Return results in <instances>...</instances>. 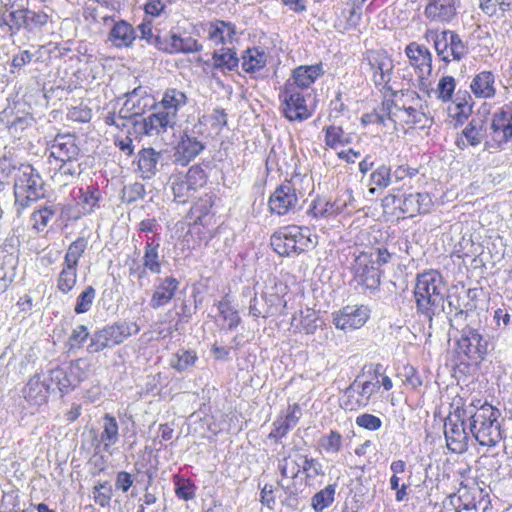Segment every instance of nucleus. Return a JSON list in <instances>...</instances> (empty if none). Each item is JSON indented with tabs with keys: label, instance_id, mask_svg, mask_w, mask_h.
I'll return each instance as SVG.
<instances>
[{
	"label": "nucleus",
	"instance_id": "4d7b16f0",
	"mask_svg": "<svg viewBox=\"0 0 512 512\" xmlns=\"http://www.w3.org/2000/svg\"><path fill=\"white\" fill-rule=\"evenodd\" d=\"M19 170V164L9 158L0 159V192L3 190L4 184L8 183L11 178L16 179V173Z\"/></svg>",
	"mask_w": 512,
	"mask_h": 512
},
{
	"label": "nucleus",
	"instance_id": "b1692460",
	"mask_svg": "<svg viewBox=\"0 0 512 512\" xmlns=\"http://www.w3.org/2000/svg\"><path fill=\"white\" fill-rule=\"evenodd\" d=\"M163 151L152 147L143 148L138 153V169L143 179H151L163 166Z\"/></svg>",
	"mask_w": 512,
	"mask_h": 512
},
{
	"label": "nucleus",
	"instance_id": "58836bf2",
	"mask_svg": "<svg viewBox=\"0 0 512 512\" xmlns=\"http://www.w3.org/2000/svg\"><path fill=\"white\" fill-rule=\"evenodd\" d=\"M323 74V68L321 64H315L310 66H300L293 71L294 86L298 88H307L315 80Z\"/></svg>",
	"mask_w": 512,
	"mask_h": 512
},
{
	"label": "nucleus",
	"instance_id": "603ef678",
	"mask_svg": "<svg viewBox=\"0 0 512 512\" xmlns=\"http://www.w3.org/2000/svg\"><path fill=\"white\" fill-rule=\"evenodd\" d=\"M87 245L88 242L84 237L77 238L69 245L64 256L63 263L68 264L70 266L78 267L79 260L84 254Z\"/></svg>",
	"mask_w": 512,
	"mask_h": 512
},
{
	"label": "nucleus",
	"instance_id": "a19ab883",
	"mask_svg": "<svg viewBox=\"0 0 512 512\" xmlns=\"http://www.w3.org/2000/svg\"><path fill=\"white\" fill-rule=\"evenodd\" d=\"M267 55L263 49H247L242 56V68L247 73H254L265 67Z\"/></svg>",
	"mask_w": 512,
	"mask_h": 512
},
{
	"label": "nucleus",
	"instance_id": "4c0bfd02",
	"mask_svg": "<svg viewBox=\"0 0 512 512\" xmlns=\"http://www.w3.org/2000/svg\"><path fill=\"white\" fill-rule=\"evenodd\" d=\"M160 243L154 237H149L144 246L142 264L153 274L161 273V259L159 255Z\"/></svg>",
	"mask_w": 512,
	"mask_h": 512
},
{
	"label": "nucleus",
	"instance_id": "cd10ccee",
	"mask_svg": "<svg viewBox=\"0 0 512 512\" xmlns=\"http://www.w3.org/2000/svg\"><path fill=\"white\" fill-rule=\"evenodd\" d=\"M137 37L136 29L127 21L119 20L114 22L108 40L117 48H129Z\"/></svg>",
	"mask_w": 512,
	"mask_h": 512
},
{
	"label": "nucleus",
	"instance_id": "338daca9",
	"mask_svg": "<svg viewBox=\"0 0 512 512\" xmlns=\"http://www.w3.org/2000/svg\"><path fill=\"white\" fill-rule=\"evenodd\" d=\"M391 169L386 165L379 166L370 175V184L379 188H385L391 182Z\"/></svg>",
	"mask_w": 512,
	"mask_h": 512
},
{
	"label": "nucleus",
	"instance_id": "423d86ee",
	"mask_svg": "<svg viewBox=\"0 0 512 512\" xmlns=\"http://www.w3.org/2000/svg\"><path fill=\"white\" fill-rule=\"evenodd\" d=\"M140 331L135 322H115L96 330L90 337L88 351L90 353H99L104 349L112 348L123 343L131 335Z\"/></svg>",
	"mask_w": 512,
	"mask_h": 512
},
{
	"label": "nucleus",
	"instance_id": "de8ad7c7",
	"mask_svg": "<svg viewBox=\"0 0 512 512\" xmlns=\"http://www.w3.org/2000/svg\"><path fill=\"white\" fill-rule=\"evenodd\" d=\"M336 484H329L311 498V506L315 512H322L332 505L335 499Z\"/></svg>",
	"mask_w": 512,
	"mask_h": 512
},
{
	"label": "nucleus",
	"instance_id": "5701e85b",
	"mask_svg": "<svg viewBox=\"0 0 512 512\" xmlns=\"http://www.w3.org/2000/svg\"><path fill=\"white\" fill-rule=\"evenodd\" d=\"M179 285L180 282L173 276L160 278L158 283L154 286L149 302L150 307L157 310L170 303L176 295Z\"/></svg>",
	"mask_w": 512,
	"mask_h": 512
},
{
	"label": "nucleus",
	"instance_id": "7ed1b4c3",
	"mask_svg": "<svg viewBox=\"0 0 512 512\" xmlns=\"http://www.w3.org/2000/svg\"><path fill=\"white\" fill-rule=\"evenodd\" d=\"M14 208L17 217H21L25 209L45 195L44 181L40 173L30 164H19L13 185Z\"/></svg>",
	"mask_w": 512,
	"mask_h": 512
},
{
	"label": "nucleus",
	"instance_id": "f704fd0d",
	"mask_svg": "<svg viewBox=\"0 0 512 512\" xmlns=\"http://www.w3.org/2000/svg\"><path fill=\"white\" fill-rule=\"evenodd\" d=\"M235 33V25L231 22L216 20L208 27V38L216 45L231 42Z\"/></svg>",
	"mask_w": 512,
	"mask_h": 512
},
{
	"label": "nucleus",
	"instance_id": "864d4df0",
	"mask_svg": "<svg viewBox=\"0 0 512 512\" xmlns=\"http://www.w3.org/2000/svg\"><path fill=\"white\" fill-rule=\"evenodd\" d=\"M342 444V435L336 430H331L328 434L323 435L319 440L320 448L328 454L339 453L342 449Z\"/></svg>",
	"mask_w": 512,
	"mask_h": 512
},
{
	"label": "nucleus",
	"instance_id": "f3484780",
	"mask_svg": "<svg viewBox=\"0 0 512 512\" xmlns=\"http://www.w3.org/2000/svg\"><path fill=\"white\" fill-rule=\"evenodd\" d=\"M298 204L296 189L291 181H285L271 194L268 206L271 213L286 215Z\"/></svg>",
	"mask_w": 512,
	"mask_h": 512
},
{
	"label": "nucleus",
	"instance_id": "c756f323",
	"mask_svg": "<svg viewBox=\"0 0 512 512\" xmlns=\"http://www.w3.org/2000/svg\"><path fill=\"white\" fill-rule=\"evenodd\" d=\"M175 161L181 165H187L204 149L202 142L194 137L185 135L176 146Z\"/></svg>",
	"mask_w": 512,
	"mask_h": 512
},
{
	"label": "nucleus",
	"instance_id": "dca6fc26",
	"mask_svg": "<svg viewBox=\"0 0 512 512\" xmlns=\"http://www.w3.org/2000/svg\"><path fill=\"white\" fill-rule=\"evenodd\" d=\"M155 111L142 119L141 122H135V126H140L142 132L147 136H158L167 132L169 128L173 129L177 123V118L155 104Z\"/></svg>",
	"mask_w": 512,
	"mask_h": 512
},
{
	"label": "nucleus",
	"instance_id": "473e14b6",
	"mask_svg": "<svg viewBox=\"0 0 512 512\" xmlns=\"http://www.w3.org/2000/svg\"><path fill=\"white\" fill-rule=\"evenodd\" d=\"M494 83V74L491 71H482L475 75L470 84V88L477 98H492L496 94Z\"/></svg>",
	"mask_w": 512,
	"mask_h": 512
},
{
	"label": "nucleus",
	"instance_id": "774afa93",
	"mask_svg": "<svg viewBox=\"0 0 512 512\" xmlns=\"http://www.w3.org/2000/svg\"><path fill=\"white\" fill-rule=\"evenodd\" d=\"M90 333L88 331L87 326L85 325H78L76 326L69 336L68 343L70 345V348H80L83 343L89 338Z\"/></svg>",
	"mask_w": 512,
	"mask_h": 512
},
{
	"label": "nucleus",
	"instance_id": "20e7f679",
	"mask_svg": "<svg viewBox=\"0 0 512 512\" xmlns=\"http://www.w3.org/2000/svg\"><path fill=\"white\" fill-rule=\"evenodd\" d=\"M451 408L444 421L446 446L452 453L462 454L467 451L470 440L469 433L466 431L468 409L458 404H452Z\"/></svg>",
	"mask_w": 512,
	"mask_h": 512
},
{
	"label": "nucleus",
	"instance_id": "680f3d73",
	"mask_svg": "<svg viewBox=\"0 0 512 512\" xmlns=\"http://www.w3.org/2000/svg\"><path fill=\"white\" fill-rule=\"evenodd\" d=\"M345 205V203L340 204L338 201H335L333 203L325 202L324 206L322 207V202L318 201L315 202L311 208V213L315 217H324L327 215L338 214L343 211Z\"/></svg>",
	"mask_w": 512,
	"mask_h": 512
},
{
	"label": "nucleus",
	"instance_id": "9b49d317",
	"mask_svg": "<svg viewBox=\"0 0 512 512\" xmlns=\"http://www.w3.org/2000/svg\"><path fill=\"white\" fill-rule=\"evenodd\" d=\"M461 0H427L424 8V17L438 25H449L458 16Z\"/></svg>",
	"mask_w": 512,
	"mask_h": 512
},
{
	"label": "nucleus",
	"instance_id": "c03bdc74",
	"mask_svg": "<svg viewBox=\"0 0 512 512\" xmlns=\"http://www.w3.org/2000/svg\"><path fill=\"white\" fill-rule=\"evenodd\" d=\"M317 320L315 311L306 309V311H300L298 315L293 316L291 326L295 331L314 334L318 326Z\"/></svg>",
	"mask_w": 512,
	"mask_h": 512
},
{
	"label": "nucleus",
	"instance_id": "aec40b11",
	"mask_svg": "<svg viewBox=\"0 0 512 512\" xmlns=\"http://www.w3.org/2000/svg\"><path fill=\"white\" fill-rule=\"evenodd\" d=\"M49 158L55 164L59 161L79 160L80 148L76 144V138L71 134L57 135L49 145Z\"/></svg>",
	"mask_w": 512,
	"mask_h": 512
},
{
	"label": "nucleus",
	"instance_id": "1a4fd4ad",
	"mask_svg": "<svg viewBox=\"0 0 512 512\" xmlns=\"http://www.w3.org/2000/svg\"><path fill=\"white\" fill-rule=\"evenodd\" d=\"M411 98V101L415 105L406 106V102L403 101L402 104L399 103H386L384 104L385 109L387 110L388 117L393 119L394 117L398 118L400 121L405 124L415 125V124H423L427 120V116L422 109L421 99L419 95L415 92H411L407 95Z\"/></svg>",
	"mask_w": 512,
	"mask_h": 512
},
{
	"label": "nucleus",
	"instance_id": "bb28decb",
	"mask_svg": "<svg viewBox=\"0 0 512 512\" xmlns=\"http://www.w3.org/2000/svg\"><path fill=\"white\" fill-rule=\"evenodd\" d=\"M43 379L51 386L50 392L58 391L61 396L69 393L78 383L73 374H69L61 367L51 369Z\"/></svg>",
	"mask_w": 512,
	"mask_h": 512
},
{
	"label": "nucleus",
	"instance_id": "c85d7f7f",
	"mask_svg": "<svg viewBox=\"0 0 512 512\" xmlns=\"http://www.w3.org/2000/svg\"><path fill=\"white\" fill-rule=\"evenodd\" d=\"M10 10L2 9L0 12V28H6L11 35L24 30L27 9L24 7H12Z\"/></svg>",
	"mask_w": 512,
	"mask_h": 512
},
{
	"label": "nucleus",
	"instance_id": "37998d69",
	"mask_svg": "<svg viewBox=\"0 0 512 512\" xmlns=\"http://www.w3.org/2000/svg\"><path fill=\"white\" fill-rule=\"evenodd\" d=\"M325 133V144L331 149L349 145L353 142V134L346 133L342 127L330 125L323 128Z\"/></svg>",
	"mask_w": 512,
	"mask_h": 512
},
{
	"label": "nucleus",
	"instance_id": "13d9d810",
	"mask_svg": "<svg viewBox=\"0 0 512 512\" xmlns=\"http://www.w3.org/2000/svg\"><path fill=\"white\" fill-rule=\"evenodd\" d=\"M93 499L101 507L110 505L112 499V487L108 481L98 482L93 487Z\"/></svg>",
	"mask_w": 512,
	"mask_h": 512
},
{
	"label": "nucleus",
	"instance_id": "f8f14e48",
	"mask_svg": "<svg viewBox=\"0 0 512 512\" xmlns=\"http://www.w3.org/2000/svg\"><path fill=\"white\" fill-rule=\"evenodd\" d=\"M332 315L335 327L348 332L365 325L370 317V309L365 305H347Z\"/></svg>",
	"mask_w": 512,
	"mask_h": 512
},
{
	"label": "nucleus",
	"instance_id": "a211bd4d",
	"mask_svg": "<svg viewBox=\"0 0 512 512\" xmlns=\"http://www.w3.org/2000/svg\"><path fill=\"white\" fill-rule=\"evenodd\" d=\"M457 346L470 359H483L488 351V341L476 329L469 326L462 330Z\"/></svg>",
	"mask_w": 512,
	"mask_h": 512
},
{
	"label": "nucleus",
	"instance_id": "393cba45",
	"mask_svg": "<svg viewBox=\"0 0 512 512\" xmlns=\"http://www.w3.org/2000/svg\"><path fill=\"white\" fill-rule=\"evenodd\" d=\"M458 493V499L463 507L485 511L489 505L488 493L476 483L472 486L462 485Z\"/></svg>",
	"mask_w": 512,
	"mask_h": 512
},
{
	"label": "nucleus",
	"instance_id": "a878e982",
	"mask_svg": "<svg viewBox=\"0 0 512 512\" xmlns=\"http://www.w3.org/2000/svg\"><path fill=\"white\" fill-rule=\"evenodd\" d=\"M51 386L39 375H34L24 386L22 393L31 406H41L47 403Z\"/></svg>",
	"mask_w": 512,
	"mask_h": 512
},
{
	"label": "nucleus",
	"instance_id": "9d476101",
	"mask_svg": "<svg viewBox=\"0 0 512 512\" xmlns=\"http://www.w3.org/2000/svg\"><path fill=\"white\" fill-rule=\"evenodd\" d=\"M352 270L357 284L371 290L378 288L380 284V270L375 265L373 254L363 252L357 256Z\"/></svg>",
	"mask_w": 512,
	"mask_h": 512
},
{
	"label": "nucleus",
	"instance_id": "f03ea898",
	"mask_svg": "<svg viewBox=\"0 0 512 512\" xmlns=\"http://www.w3.org/2000/svg\"><path fill=\"white\" fill-rule=\"evenodd\" d=\"M468 409L469 433L481 446L495 447L502 439L503 432L499 421L500 411L485 403L479 408L472 405Z\"/></svg>",
	"mask_w": 512,
	"mask_h": 512
},
{
	"label": "nucleus",
	"instance_id": "8fccbe9b",
	"mask_svg": "<svg viewBox=\"0 0 512 512\" xmlns=\"http://www.w3.org/2000/svg\"><path fill=\"white\" fill-rule=\"evenodd\" d=\"M57 208L55 205H44L31 214L32 227L37 231H43L50 220L55 216Z\"/></svg>",
	"mask_w": 512,
	"mask_h": 512
},
{
	"label": "nucleus",
	"instance_id": "0e129e2a",
	"mask_svg": "<svg viewBox=\"0 0 512 512\" xmlns=\"http://www.w3.org/2000/svg\"><path fill=\"white\" fill-rule=\"evenodd\" d=\"M145 194L146 190L144 185L142 183L135 182L123 188L121 199L123 202L131 204L143 199Z\"/></svg>",
	"mask_w": 512,
	"mask_h": 512
},
{
	"label": "nucleus",
	"instance_id": "72a5a7b5",
	"mask_svg": "<svg viewBox=\"0 0 512 512\" xmlns=\"http://www.w3.org/2000/svg\"><path fill=\"white\" fill-rule=\"evenodd\" d=\"M102 432L100 434V444L102 450L112 454L111 447L114 446L119 440V426L114 416L106 413L102 419Z\"/></svg>",
	"mask_w": 512,
	"mask_h": 512
},
{
	"label": "nucleus",
	"instance_id": "49530a36",
	"mask_svg": "<svg viewBox=\"0 0 512 512\" xmlns=\"http://www.w3.org/2000/svg\"><path fill=\"white\" fill-rule=\"evenodd\" d=\"M197 360L198 356L195 351L179 349L171 356L169 365L178 372H184L192 368Z\"/></svg>",
	"mask_w": 512,
	"mask_h": 512
},
{
	"label": "nucleus",
	"instance_id": "2f4dec72",
	"mask_svg": "<svg viewBox=\"0 0 512 512\" xmlns=\"http://www.w3.org/2000/svg\"><path fill=\"white\" fill-rule=\"evenodd\" d=\"M491 128L494 134L502 133L500 141L507 142L512 138V107L505 105L494 113Z\"/></svg>",
	"mask_w": 512,
	"mask_h": 512
},
{
	"label": "nucleus",
	"instance_id": "79ce46f5",
	"mask_svg": "<svg viewBox=\"0 0 512 512\" xmlns=\"http://www.w3.org/2000/svg\"><path fill=\"white\" fill-rule=\"evenodd\" d=\"M169 182L174 195V201L177 203L185 204L194 197L196 192L189 183L185 181L183 174L172 175Z\"/></svg>",
	"mask_w": 512,
	"mask_h": 512
},
{
	"label": "nucleus",
	"instance_id": "6ab92c4d",
	"mask_svg": "<svg viewBox=\"0 0 512 512\" xmlns=\"http://www.w3.org/2000/svg\"><path fill=\"white\" fill-rule=\"evenodd\" d=\"M405 54L410 65L415 69L420 82L426 80L432 72V54L429 49L416 42H411L405 48Z\"/></svg>",
	"mask_w": 512,
	"mask_h": 512
},
{
	"label": "nucleus",
	"instance_id": "a18cd8bd",
	"mask_svg": "<svg viewBox=\"0 0 512 512\" xmlns=\"http://www.w3.org/2000/svg\"><path fill=\"white\" fill-rule=\"evenodd\" d=\"M17 263V255L9 252L5 247L0 248V280L3 281L4 289L7 287V282L12 281Z\"/></svg>",
	"mask_w": 512,
	"mask_h": 512
},
{
	"label": "nucleus",
	"instance_id": "c9c22d12",
	"mask_svg": "<svg viewBox=\"0 0 512 512\" xmlns=\"http://www.w3.org/2000/svg\"><path fill=\"white\" fill-rule=\"evenodd\" d=\"M81 165L78 160L59 161L54 163V174L52 179L61 184H67L81 174Z\"/></svg>",
	"mask_w": 512,
	"mask_h": 512
},
{
	"label": "nucleus",
	"instance_id": "3c124183",
	"mask_svg": "<svg viewBox=\"0 0 512 512\" xmlns=\"http://www.w3.org/2000/svg\"><path fill=\"white\" fill-rule=\"evenodd\" d=\"M262 299L265 302L267 312L269 316L276 314H283V310L286 308L287 302L284 300L283 295L272 288V291L265 292L262 295Z\"/></svg>",
	"mask_w": 512,
	"mask_h": 512
},
{
	"label": "nucleus",
	"instance_id": "6e6552de",
	"mask_svg": "<svg viewBox=\"0 0 512 512\" xmlns=\"http://www.w3.org/2000/svg\"><path fill=\"white\" fill-rule=\"evenodd\" d=\"M372 80L380 89L391 90L389 83L392 79L394 64L389 54L384 50H369L365 53Z\"/></svg>",
	"mask_w": 512,
	"mask_h": 512
},
{
	"label": "nucleus",
	"instance_id": "6e6d98bb",
	"mask_svg": "<svg viewBox=\"0 0 512 512\" xmlns=\"http://www.w3.org/2000/svg\"><path fill=\"white\" fill-rule=\"evenodd\" d=\"M218 311L227 322L229 330H233L239 325L241 321L240 316L238 312L231 307L230 302L226 298L218 303Z\"/></svg>",
	"mask_w": 512,
	"mask_h": 512
},
{
	"label": "nucleus",
	"instance_id": "f257e3e1",
	"mask_svg": "<svg viewBox=\"0 0 512 512\" xmlns=\"http://www.w3.org/2000/svg\"><path fill=\"white\" fill-rule=\"evenodd\" d=\"M447 287L443 276L436 270L418 274L413 290L417 312L429 321L445 311Z\"/></svg>",
	"mask_w": 512,
	"mask_h": 512
},
{
	"label": "nucleus",
	"instance_id": "e2e57ef3",
	"mask_svg": "<svg viewBox=\"0 0 512 512\" xmlns=\"http://www.w3.org/2000/svg\"><path fill=\"white\" fill-rule=\"evenodd\" d=\"M183 176L195 192L206 184L207 176L200 166H192Z\"/></svg>",
	"mask_w": 512,
	"mask_h": 512
},
{
	"label": "nucleus",
	"instance_id": "bf43d9fd",
	"mask_svg": "<svg viewBox=\"0 0 512 512\" xmlns=\"http://www.w3.org/2000/svg\"><path fill=\"white\" fill-rule=\"evenodd\" d=\"M96 296V290L93 286H87L78 296L74 308L75 313L83 314L91 309Z\"/></svg>",
	"mask_w": 512,
	"mask_h": 512
},
{
	"label": "nucleus",
	"instance_id": "09e8293b",
	"mask_svg": "<svg viewBox=\"0 0 512 512\" xmlns=\"http://www.w3.org/2000/svg\"><path fill=\"white\" fill-rule=\"evenodd\" d=\"M77 283V267L63 263L57 278V288L63 294L73 290Z\"/></svg>",
	"mask_w": 512,
	"mask_h": 512
},
{
	"label": "nucleus",
	"instance_id": "4468645a",
	"mask_svg": "<svg viewBox=\"0 0 512 512\" xmlns=\"http://www.w3.org/2000/svg\"><path fill=\"white\" fill-rule=\"evenodd\" d=\"M283 112L291 121H303L310 117V112L302 93L294 84H286L281 95Z\"/></svg>",
	"mask_w": 512,
	"mask_h": 512
},
{
	"label": "nucleus",
	"instance_id": "412c9836",
	"mask_svg": "<svg viewBox=\"0 0 512 512\" xmlns=\"http://www.w3.org/2000/svg\"><path fill=\"white\" fill-rule=\"evenodd\" d=\"M487 135V120L483 116L473 117L462 130L456 140L459 149L464 150L468 145L476 147L482 143Z\"/></svg>",
	"mask_w": 512,
	"mask_h": 512
},
{
	"label": "nucleus",
	"instance_id": "e433bc0d",
	"mask_svg": "<svg viewBox=\"0 0 512 512\" xmlns=\"http://www.w3.org/2000/svg\"><path fill=\"white\" fill-rule=\"evenodd\" d=\"M186 103L187 96L184 92L170 88L164 92L162 100L156 105L178 118V111L183 108Z\"/></svg>",
	"mask_w": 512,
	"mask_h": 512
},
{
	"label": "nucleus",
	"instance_id": "052dcab7",
	"mask_svg": "<svg viewBox=\"0 0 512 512\" xmlns=\"http://www.w3.org/2000/svg\"><path fill=\"white\" fill-rule=\"evenodd\" d=\"M456 87L455 79L452 76L442 77L437 85V98L442 102H448L452 99Z\"/></svg>",
	"mask_w": 512,
	"mask_h": 512
},
{
	"label": "nucleus",
	"instance_id": "7c9ffc66",
	"mask_svg": "<svg viewBox=\"0 0 512 512\" xmlns=\"http://www.w3.org/2000/svg\"><path fill=\"white\" fill-rule=\"evenodd\" d=\"M432 206V199L428 193H411L401 202L399 208L405 214L414 216L429 212Z\"/></svg>",
	"mask_w": 512,
	"mask_h": 512
},
{
	"label": "nucleus",
	"instance_id": "ddd939ff",
	"mask_svg": "<svg viewBox=\"0 0 512 512\" xmlns=\"http://www.w3.org/2000/svg\"><path fill=\"white\" fill-rule=\"evenodd\" d=\"M378 388V381L358 383L357 380H355L345 389L342 407L349 411L366 407L370 402L371 396Z\"/></svg>",
	"mask_w": 512,
	"mask_h": 512
},
{
	"label": "nucleus",
	"instance_id": "4be33fe9",
	"mask_svg": "<svg viewBox=\"0 0 512 512\" xmlns=\"http://www.w3.org/2000/svg\"><path fill=\"white\" fill-rule=\"evenodd\" d=\"M54 11L51 8L27 9L24 30L34 36L48 32L54 28Z\"/></svg>",
	"mask_w": 512,
	"mask_h": 512
},
{
	"label": "nucleus",
	"instance_id": "39448f33",
	"mask_svg": "<svg viewBox=\"0 0 512 512\" xmlns=\"http://www.w3.org/2000/svg\"><path fill=\"white\" fill-rule=\"evenodd\" d=\"M314 245L307 227L286 226L271 236V246L281 256L298 255Z\"/></svg>",
	"mask_w": 512,
	"mask_h": 512
},
{
	"label": "nucleus",
	"instance_id": "ea45409f",
	"mask_svg": "<svg viewBox=\"0 0 512 512\" xmlns=\"http://www.w3.org/2000/svg\"><path fill=\"white\" fill-rule=\"evenodd\" d=\"M213 68L221 71H233L238 67L239 58L237 53L231 48L222 47L214 51L213 56Z\"/></svg>",
	"mask_w": 512,
	"mask_h": 512
},
{
	"label": "nucleus",
	"instance_id": "69168bd1",
	"mask_svg": "<svg viewBox=\"0 0 512 512\" xmlns=\"http://www.w3.org/2000/svg\"><path fill=\"white\" fill-rule=\"evenodd\" d=\"M196 487L188 479L177 478L175 481V494L184 501L192 500L195 497Z\"/></svg>",
	"mask_w": 512,
	"mask_h": 512
},
{
	"label": "nucleus",
	"instance_id": "2eb2a0df",
	"mask_svg": "<svg viewBox=\"0 0 512 512\" xmlns=\"http://www.w3.org/2000/svg\"><path fill=\"white\" fill-rule=\"evenodd\" d=\"M155 106L154 98L148 93L147 89L139 86L126 93V100L120 109V119L128 120L140 116L147 109Z\"/></svg>",
	"mask_w": 512,
	"mask_h": 512
},
{
	"label": "nucleus",
	"instance_id": "0eeeda50",
	"mask_svg": "<svg viewBox=\"0 0 512 512\" xmlns=\"http://www.w3.org/2000/svg\"><path fill=\"white\" fill-rule=\"evenodd\" d=\"M434 48L438 57L446 63L460 61L468 53L466 44L460 36L452 30L435 32Z\"/></svg>",
	"mask_w": 512,
	"mask_h": 512
},
{
	"label": "nucleus",
	"instance_id": "5fc2aeb1",
	"mask_svg": "<svg viewBox=\"0 0 512 512\" xmlns=\"http://www.w3.org/2000/svg\"><path fill=\"white\" fill-rule=\"evenodd\" d=\"M175 46V54L183 53L189 54L194 52H199L202 50V45L193 37H181L180 35L175 33V42L173 43Z\"/></svg>",
	"mask_w": 512,
	"mask_h": 512
}]
</instances>
